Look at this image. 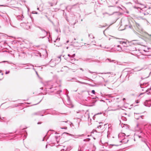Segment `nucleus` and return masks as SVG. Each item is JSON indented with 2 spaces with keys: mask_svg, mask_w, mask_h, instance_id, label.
Returning a JSON list of instances; mask_svg holds the SVG:
<instances>
[{
  "mask_svg": "<svg viewBox=\"0 0 151 151\" xmlns=\"http://www.w3.org/2000/svg\"><path fill=\"white\" fill-rule=\"evenodd\" d=\"M142 11H144L143 12V14L145 15L148 14L150 12V10L148 9H147L146 10H145V9H144L142 10Z\"/></svg>",
  "mask_w": 151,
  "mask_h": 151,
  "instance_id": "obj_1",
  "label": "nucleus"
},
{
  "mask_svg": "<svg viewBox=\"0 0 151 151\" xmlns=\"http://www.w3.org/2000/svg\"><path fill=\"white\" fill-rule=\"evenodd\" d=\"M92 93H93V94H95V91L94 90H92Z\"/></svg>",
  "mask_w": 151,
  "mask_h": 151,
  "instance_id": "obj_2",
  "label": "nucleus"
},
{
  "mask_svg": "<svg viewBox=\"0 0 151 151\" xmlns=\"http://www.w3.org/2000/svg\"><path fill=\"white\" fill-rule=\"evenodd\" d=\"M123 101H124V100H125V98H123Z\"/></svg>",
  "mask_w": 151,
  "mask_h": 151,
  "instance_id": "obj_3",
  "label": "nucleus"
}]
</instances>
